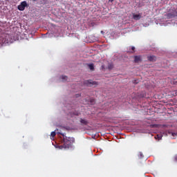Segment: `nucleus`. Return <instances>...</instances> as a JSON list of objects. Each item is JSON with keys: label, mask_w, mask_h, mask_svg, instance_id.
<instances>
[{"label": "nucleus", "mask_w": 177, "mask_h": 177, "mask_svg": "<svg viewBox=\"0 0 177 177\" xmlns=\"http://www.w3.org/2000/svg\"><path fill=\"white\" fill-rule=\"evenodd\" d=\"M167 19H174L177 17V10L176 8H173L170 10L169 13L166 15Z\"/></svg>", "instance_id": "f03ea898"}, {"label": "nucleus", "mask_w": 177, "mask_h": 177, "mask_svg": "<svg viewBox=\"0 0 177 177\" xmlns=\"http://www.w3.org/2000/svg\"><path fill=\"white\" fill-rule=\"evenodd\" d=\"M101 68H102V70H104V65H102V66H101Z\"/></svg>", "instance_id": "dca6fc26"}, {"label": "nucleus", "mask_w": 177, "mask_h": 177, "mask_svg": "<svg viewBox=\"0 0 177 177\" xmlns=\"http://www.w3.org/2000/svg\"><path fill=\"white\" fill-rule=\"evenodd\" d=\"M109 2H114V0H109Z\"/></svg>", "instance_id": "a211bd4d"}, {"label": "nucleus", "mask_w": 177, "mask_h": 177, "mask_svg": "<svg viewBox=\"0 0 177 177\" xmlns=\"http://www.w3.org/2000/svg\"><path fill=\"white\" fill-rule=\"evenodd\" d=\"M147 59H148V60L149 61V62H156V56H154V55H151V56H149L148 57H147Z\"/></svg>", "instance_id": "6e6552de"}, {"label": "nucleus", "mask_w": 177, "mask_h": 177, "mask_svg": "<svg viewBox=\"0 0 177 177\" xmlns=\"http://www.w3.org/2000/svg\"><path fill=\"white\" fill-rule=\"evenodd\" d=\"M133 19L134 20H140V19H142V15H140V14H138V15L133 14Z\"/></svg>", "instance_id": "0eeeda50"}, {"label": "nucleus", "mask_w": 177, "mask_h": 177, "mask_svg": "<svg viewBox=\"0 0 177 177\" xmlns=\"http://www.w3.org/2000/svg\"><path fill=\"white\" fill-rule=\"evenodd\" d=\"M131 50L134 51V50H135V47H134V46H132V47H131Z\"/></svg>", "instance_id": "f3484780"}, {"label": "nucleus", "mask_w": 177, "mask_h": 177, "mask_svg": "<svg viewBox=\"0 0 177 177\" xmlns=\"http://www.w3.org/2000/svg\"><path fill=\"white\" fill-rule=\"evenodd\" d=\"M166 135H167V136H168V135H171V136L173 137V139H175V138H176V136H177V133H174L171 131H167Z\"/></svg>", "instance_id": "423d86ee"}, {"label": "nucleus", "mask_w": 177, "mask_h": 177, "mask_svg": "<svg viewBox=\"0 0 177 177\" xmlns=\"http://www.w3.org/2000/svg\"><path fill=\"white\" fill-rule=\"evenodd\" d=\"M72 140H74V138H72Z\"/></svg>", "instance_id": "412c9836"}, {"label": "nucleus", "mask_w": 177, "mask_h": 177, "mask_svg": "<svg viewBox=\"0 0 177 177\" xmlns=\"http://www.w3.org/2000/svg\"><path fill=\"white\" fill-rule=\"evenodd\" d=\"M155 139H158V140H161V139H162V136L161 134H158L156 136H155Z\"/></svg>", "instance_id": "9b49d317"}, {"label": "nucleus", "mask_w": 177, "mask_h": 177, "mask_svg": "<svg viewBox=\"0 0 177 177\" xmlns=\"http://www.w3.org/2000/svg\"><path fill=\"white\" fill-rule=\"evenodd\" d=\"M50 136L51 138H55V136H56V131L51 132Z\"/></svg>", "instance_id": "4468645a"}, {"label": "nucleus", "mask_w": 177, "mask_h": 177, "mask_svg": "<svg viewBox=\"0 0 177 177\" xmlns=\"http://www.w3.org/2000/svg\"><path fill=\"white\" fill-rule=\"evenodd\" d=\"M114 66H113V64H109V65H108V68H109V70H113V68Z\"/></svg>", "instance_id": "ddd939ff"}, {"label": "nucleus", "mask_w": 177, "mask_h": 177, "mask_svg": "<svg viewBox=\"0 0 177 177\" xmlns=\"http://www.w3.org/2000/svg\"><path fill=\"white\" fill-rule=\"evenodd\" d=\"M68 77H67V76H64V75H62V81L64 82L66 81H67Z\"/></svg>", "instance_id": "f8f14e48"}, {"label": "nucleus", "mask_w": 177, "mask_h": 177, "mask_svg": "<svg viewBox=\"0 0 177 177\" xmlns=\"http://www.w3.org/2000/svg\"><path fill=\"white\" fill-rule=\"evenodd\" d=\"M84 84L87 85V86H93V85H97V83L93 80H86L84 82Z\"/></svg>", "instance_id": "20e7f679"}, {"label": "nucleus", "mask_w": 177, "mask_h": 177, "mask_svg": "<svg viewBox=\"0 0 177 177\" xmlns=\"http://www.w3.org/2000/svg\"><path fill=\"white\" fill-rule=\"evenodd\" d=\"M80 122L83 125H88V121L84 120V119H80Z\"/></svg>", "instance_id": "1a4fd4ad"}, {"label": "nucleus", "mask_w": 177, "mask_h": 177, "mask_svg": "<svg viewBox=\"0 0 177 177\" xmlns=\"http://www.w3.org/2000/svg\"><path fill=\"white\" fill-rule=\"evenodd\" d=\"M142 62V57L140 55L134 56V63H139Z\"/></svg>", "instance_id": "39448f33"}, {"label": "nucleus", "mask_w": 177, "mask_h": 177, "mask_svg": "<svg viewBox=\"0 0 177 177\" xmlns=\"http://www.w3.org/2000/svg\"><path fill=\"white\" fill-rule=\"evenodd\" d=\"M71 138L64 139V144L59 146V149L61 150L63 149H70L71 147Z\"/></svg>", "instance_id": "f257e3e1"}, {"label": "nucleus", "mask_w": 177, "mask_h": 177, "mask_svg": "<svg viewBox=\"0 0 177 177\" xmlns=\"http://www.w3.org/2000/svg\"><path fill=\"white\" fill-rule=\"evenodd\" d=\"M174 161L177 162V154L174 156Z\"/></svg>", "instance_id": "2eb2a0df"}, {"label": "nucleus", "mask_w": 177, "mask_h": 177, "mask_svg": "<svg viewBox=\"0 0 177 177\" xmlns=\"http://www.w3.org/2000/svg\"><path fill=\"white\" fill-rule=\"evenodd\" d=\"M4 43L8 44V40L7 41H4Z\"/></svg>", "instance_id": "6ab92c4d"}, {"label": "nucleus", "mask_w": 177, "mask_h": 177, "mask_svg": "<svg viewBox=\"0 0 177 177\" xmlns=\"http://www.w3.org/2000/svg\"><path fill=\"white\" fill-rule=\"evenodd\" d=\"M27 6V1H24L21 3V5L18 6L19 10L23 11L24 9H26V7Z\"/></svg>", "instance_id": "7ed1b4c3"}, {"label": "nucleus", "mask_w": 177, "mask_h": 177, "mask_svg": "<svg viewBox=\"0 0 177 177\" xmlns=\"http://www.w3.org/2000/svg\"><path fill=\"white\" fill-rule=\"evenodd\" d=\"M62 136H64V134H63V133H60Z\"/></svg>", "instance_id": "aec40b11"}, {"label": "nucleus", "mask_w": 177, "mask_h": 177, "mask_svg": "<svg viewBox=\"0 0 177 177\" xmlns=\"http://www.w3.org/2000/svg\"><path fill=\"white\" fill-rule=\"evenodd\" d=\"M88 68L93 71V70H95V66L93 65V64H88Z\"/></svg>", "instance_id": "9d476101"}]
</instances>
